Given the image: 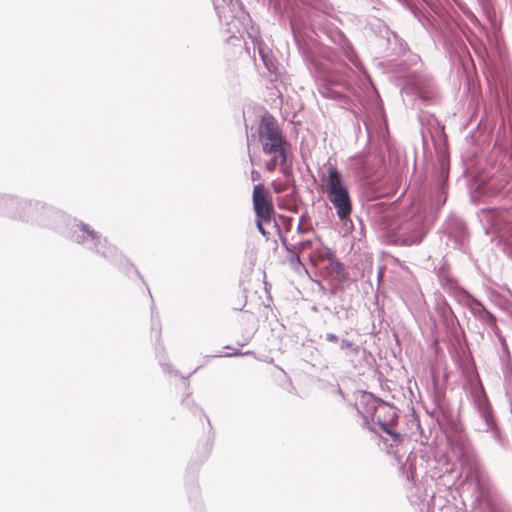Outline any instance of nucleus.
<instances>
[{
    "label": "nucleus",
    "mask_w": 512,
    "mask_h": 512,
    "mask_svg": "<svg viewBox=\"0 0 512 512\" xmlns=\"http://www.w3.org/2000/svg\"><path fill=\"white\" fill-rule=\"evenodd\" d=\"M331 269L338 275L344 273V266L341 262H339L335 256L330 260Z\"/></svg>",
    "instance_id": "obj_17"
},
{
    "label": "nucleus",
    "mask_w": 512,
    "mask_h": 512,
    "mask_svg": "<svg viewBox=\"0 0 512 512\" xmlns=\"http://www.w3.org/2000/svg\"><path fill=\"white\" fill-rule=\"evenodd\" d=\"M314 73L316 77L321 78L331 83H344L345 78H350L352 69L346 65H334L333 67L328 66L325 63L313 62Z\"/></svg>",
    "instance_id": "obj_8"
},
{
    "label": "nucleus",
    "mask_w": 512,
    "mask_h": 512,
    "mask_svg": "<svg viewBox=\"0 0 512 512\" xmlns=\"http://www.w3.org/2000/svg\"><path fill=\"white\" fill-rule=\"evenodd\" d=\"M345 55L349 62L352 63L355 68L363 70L362 64L357 55L355 54V52L353 51V49L348 48L347 50H345Z\"/></svg>",
    "instance_id": "obj_16"
},
{
    "label": "nucleus",
    "mask_w": 512,
    "mask_h": 512,
    "mask_svg": "<svg viewBox=\"0 0 512 512\" xmlns=\"http://www.w3.org/2000/svg\"><path fill=\"white\" fill-rule=\"evenodd\" d=\"M249 159H250V162L253 163V158L250 154H249Z\"/></svg>",
    "instance_id": "obj_30"
},
{
    "label": "nucleus",
    "mask_w": 512,
    "mask_h": 512,
    "mask_svg": "<svg viewBox=\"0 0 512 512\" xmlns=\"http://www.w3.org/2000/svg\"><path fill=\"white\" fill-rule=\"evenodd\" d=\"M442 315L445 318H447L448 316H451V317L454 316L452 309L447 304H445L442 309Z\"/></svg>",
    "instance_id": "obj_22"
},
{
    "label": "nucleus",
    "mask_w": 512,
    "mask_h": 512,
    "mask_svg": "<svg viewBox=\"0 0 512 512\" xmlns=\"http://www.w3.org/2000/svg\"><path fill=\"white\" fill-rule=\"evenodd\" d=\"M224 3H226L228 6H234V2L238 3V0H222Z\"/></svg>",
    "instance_id": "obj_27"
},
{
    "label": "nucleus",
    "mask_w": 512,
    "mask_h": 512,
    "mask_svg": "<svg viewBox=\"0 0 512 512\" xmlns=\"http://www.w3.org/2000/svg\"><path fill=\"white\" fill-rule=\"evenodd\" d=\"M475 405L477 410L481 416V418L485 422L486 432H490L492 437L499 441L500 434L499 430L496 427V423L492 417L491 408L485 396H477L475 398Z\"/></svg>",
    "instance_id": "obj_12"
},
{
    "label": "nucleus",
    "mask_w": 512,
    "mask_h": 512,
    "mask_svg": "<svg viewBox=\"0 0 512 512\" xmlns=\"http://www.w3.org/2000/svg\"><path fill=\"white\" fill-rule=\"evenodd\" d=\"M250 353H251L250 351H247V352L243 353V355H248ZM237 355H242V353H240L238 350H235L234 352L227 353V354H225L223 356L224 357H232V356H237Z\"/></svg>",
    "instance_id": "obj_25"
},
{
    "label": "nucleus",
    "mask_w": 512,
    "mask_h": 512,
    "mask_svg": "<svg viewBox=\"0 0 512 512\" xmlns=\"http://www.w3.org/2000/svg\"><path fill=\"white\" fill-rule=\"evenodd\" d=\"M303 218H304L303 216L300 218V222L297 226V233H299V234H304V233H307L312 230V226H304L302 224Z\"/></svg>",
    "instance_id": "obj_18"
},
{
    "label": "nucleus",
    "mask_w": 512,
    "mask_h": 512,
    "mask_svg": "<svg viewBox=\"0 0 512 512\" xmlns=\"http://www.w3.org/2000/svg\"><path fill=\"white\" fill-rule=\"evenodd\" d=\"M252 201L256 218H263L264 222H270L274 208L271 201L267 198L266 189L263 184L259 183L254 186Z\"/></svg>",
    "instance_id": "obj_9"
},
{
    "label": "nucleus",
    "mask_w": 512,
    "mask_h": 512,
    "mask_svg": "<svg viewBox=\"0 0 512 512\" xmlns=\"http://www.w3.org/2000/svg\"><path fill=\"white\" fill-rule=\"evenodd\" d=\"M460 234H461V237H463V235H464V228L463 227H461Z\"/></svg>",
    "instance_id": "obj_29"
},
{
    "label": "nucleus",
    "mask_w": 512,
    "mask_h": 512,
    "mask_svg": "<svg viewBox=\"0 0 512 512\" xmlns=\"http://www.w3.org/2000/svg\"><path fill=\"white\" fill-rule=\"evenodd\" d=\"M325 339L326 341L328 342H331V343H337V342H340V338L334 334V333H326L325 335Z\"/></svg>",
    "instance_id": "obj_19"
},
{
    "label": "nucleus",
    "mask_w": 512,
    "mask_h": 512,
    "mask_svg": "<svg viewBox=\"0 0 512 512\" xmlns=\"http://www.w3.org/2000/svg\"><path fill=\"white\" fill-rule=\"evenodd\" d=\"M427 231L428 226L424 214L414 213L398 225L395 242L405 246L419 244Z\"/></svg>",
    "instance_id": "obj_5"
},
{
    "label": "nucleus",
    "mask_w": 512,
    "mask_h": 512,
    "mask_svg": "<svg viewBox=\"0 0 512 512\" xmlns=\"http://www.w3.org/2000/svg\"><path fill=\"white\" fill-rule=\"evenodd\" d=\"M0 214L12 219L50 227L66 234L72 241L82 245L106 259L116 260L119 256L115 246L109 245L106 238L95 231L91 226L74 219L71 221L67 215L52 207L18 199L16 197L0 195Z\"/></svg>",
    "instance_id": "obj_1"
},
{
    "label": "nucleus",
    "mask_w": 512,
    "mask_h": 512,
    "mask_svg": "<svg viewBox=\"0 0 512 512\" xmlns=\"http://www.w3.org/2000/svg\"><path fill=\"white\" fill-rule=\"evenodd\" d=\"M334 252L328 248L327 246H325L323 244V242L321 241L320 238H316V246L314 248V252L313 254L310 256L311 258L312 257H316L318 258L319 260L323 261V260H331L333 257H334Z\"/></svg>",
    "instance_id": "obj_13"
},
{
    "label": "nucleus",
    "mask_w": 512,
    "mask_h": 512,
    "mask_svg": "<svg viewBox=\"0 0 512 512\" xmlns=\"http://www.w3.org/2000/svg\"><path fill=\"white\" fill-rule=\"evenodd\" d=\"M248 36L253 43L254 51L257 50L264 67L267 69L270 75L274 76V79L276 80L280 76L281 72L279 64L273 56L272 51L264 43L260 36L257 35V33L248 32Z\"/></svg>",
    "instance_id": "obj_7"
},
{
    "label": "nucleus",
    "mask_w": 512,
    "mask_h": 512,
    "mask_svg": "<svg viewBox=\"0 0 512 512\" xmlns=\"http://www.w3.org/2000/svg\"><path fill=\"white\" fill-rule=\"evenodd\" d=\"M397 419L396 409L384 401L379 404L370 419V426H374L376 429L378 426L381 431L390 437L392 441L391 447L398 445L402 441V436L395 431Z\"/></svg>",
    "instance_id": "obj_6"
},
{
    "label": "nucleus",
    "mask_w": 512,
    "mask_h": 512,
    "mask_svg": "<svg viewBox=\"0 0 512 512\" xmlns=\"http://www.w3.org/2000/svg\"><path fill=\"white\" fill-rule=\"evenodd\" d=\"M503 353L505 354V357H506V360H507V363L505 364L506 368L509 369L508 365L510 363V354H509V351H508V347L505 343H503Z\"/></svg>",
    "instance_id": "obj_24"
},
{
    "label": "nucleus",
    "mask_w": 512,
    "mask_h": 512,
    "mask_svg": "<svg viewBox=\"0 0 512 512\" xmlns=\"http://www.w3.org/2000/svg\"><path fill=\"white\" fill-rule=\"evenodd\" d=\"M315 246H316V238L314 240H304V241H301L296 246V255H298V253H302V252H305L307 250H311L312 252H314ZM312 254L313 253H311V255ZM297 259L299 260V256H297Z\"/></svg>",
    "instance_id": "obj_15"
},
{
    "label": "nucleus",
    "mask_w": 512,
    "mask_h": 512,
    "mask_svg": "<svg viewBox=\"0 0 512 512\" xmlns=\"http://www.w3.org/2000/svg\"><path fill=\"white\" fill-rule=\"evenodd\" d=\"M259 178H260V174H259V172L253 169V170L251 171V179H252L253 181H255V180H258Z\"/></svg>",
    "instance_id": "obj_26"
},
{
    "label": "nucleus",
    "mask_w": 512,
    "mask_h": 512,
    "mask_svg": "<svg viewBox=\"0 0 512 512\" xmlns=\"http://www.w3.org/2000/svg\"><path fill=\"white\" fill-rule=\"evenodd\" d=\"M281 244L282 246L290 253H296V246L290 247L287 243V240L283 237H281Z\"/></svg>",
    "instance_id": "obj_20"
},
{
    "label": "nucleus",
    "mask_w": 512,
    "mask_h": 512,
    "mask_svg": "<svg viewBox=\"0 0 512 512\" xmlns=\"http://www.w3.org/2000/svg\"><path fill=\"white\" fill-rule=\"evenodd\" d=\"M407 8L412 12V14H413L416 18H418V19H419V21H421L420 16H419V11H418V9H417L415 6H413V5L409 4V3H407Z\"/></svg>",
    "instance_id": "obj_23"
},
{
    "label": "nucleus",
    "mask_w": 512,
    "mask_h": 512,
    "mask_svg": "<svg viewBox=\"0 0 512 512\" xmlns=\"http://www.w3.org/2000/svg\"><path fill=\"white\" fill-rule=\"evenodd\" d=\"M284 189H285V188H284L283 186L275 187V192H276V193H279V192L284 191Z\"/></svg>",
    "instance_id": "obj_28"
},
{
    "label": "nucleus",
    "mask_w": 512,
    "mask_h": 512,
    "mask_svg": "<svg viewBox=\"0 0 512 512\" xmlns=\"http://www.w3.org/2000/svg\"><path fill=\"white\" fill-rule=\"evenodd\" d=\"M257 134L263 154L269 157L265 163V169L268 172H274L279 167L285 177H290L292 175V163L288 160L290 144L277 120L268 113L262 116Z\"/></svg>",
    "instance_id": "obj_2"
},
{
    "label": "nucleus",
    "mask_w": 512,
    "mask_h": 512,
    "mask_svg": "<svg viewBox=\"0 0 512 512\" xmlns=\"http://www.w3.org/2000/svg\"><path fill=\"white\" fill-rule=\"evenodd\" d=\"M482 221H486L490 225L493 233H496L500 238L506 236L509 222L506 212L497 210H487L482 212Z\"/></svg>",
    "instance_id": "obj_11"
},
{
    "label": "nucleus",
    "mask_w": 512,
    "mask_h": 512,
    "mask_svg": "<svg viewBox=\"0 0 512 512\" xmlns=\"http://www.w3.org/2000/svg\"><path fill=\"white\" fill-rule=\"evenodd\" d=\"M381 402L382 400L376 398L373 394L364 392L356 404L357 411L361 414L364 425L376 433L378 430L374 426H370V419Z\"/></svg>",
    "instance_id": "obj_10"
},
{
    "label": "nucleus",
    "mask_w": 512,
    "mask_h": 512,
    "mask_svg": "<svg viewBox=\"0 0 512 512\" xmlns=\"http://www.w3.org/2000/svg\"><path fill=\"white\" fill-rule=\"evenodd\" d=\"M327 175L322 177L325 183V192L328 200L333 205L338 219L348 229L353 228L351 220L352 199L349 187L335 165L328 162L326 165Z\"/></svg>",
    "instance_id": "obj_3"
},
{
    "label": "nucleus",
    "mask_w": 512,
    "mask_h": 512,
    "mask_svg": "<svg viewBox=\"0 0 512 512\" xmlns=\"http://www.w3.org/2000/svg\"><path fill=\"white\" fill-rule=\"evenodd\" d=\"M443 288L462 306L468 308L472 315L487 325H493L494 316L483 306L481 302L470 295L458 285L455 280L448 279Z\"/></svg>",
    "instance_id": "obj_4"
},
{
    "label": "nucleus",
    "mask_w": 512,
    "mask_h": 512,
    "mask_svg": "<svg viewBox=\"0 0 512 512\" xmlns=\"http://www.w3.org/2000/svg\"><path fill=\"white\" fill-rule=\"evenodd\" d=\"M340 349L345 351L347 357H352L359 354L360 346L343 338L340 340Z\"/></svg>",
    "instance_id": "obj_14"
},
{
    "label": "nucleus",
    "mask_w": 512,
    "mask_h": 512,
    "mask_svg": "<svg viewBox=\"0 0 512 512\" xmlns=\"http://www.w3.org/2000/svg\"><path fill=\"white\" fill-rule=\"evenodd\" d=\"M262 222H263V218H256V226H257V229L258 231L263 235L265 236L267 234L266 230L264 229L263 225H262Z\"/></svg>",
    "instance_id": "obj_21"
}]
</instances>
